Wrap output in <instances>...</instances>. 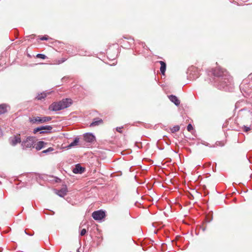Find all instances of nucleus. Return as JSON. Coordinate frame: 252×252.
Returning a JSON list of instances; mask_svg holds the SVG:
<instances>
[{"label":"nucleus","instance_id":"obj_11","mask_svg":"<svg viewBox=\"0 0 252 252\" xmlns=\"http://www.w3.org/2000/svg\"><path fill=\"white\" fill-rule=\"evenodd\" d=\"M170 100L174 103L176 106H179L180 103V101L177 98V97L174 95L171 94L168 96Z\"/></svg>","mask_w":252,"mask_h":252},{"label":"nucleus","instance_id":"obj_15","mask_svg":"<svg viewBox=\"0 0 252 252\" xmlns=\"http://www.w3.org/2000/svg\"><path fill=\"white\" fill-rule=\"evenodd\" d=\"M7 105L5 104L0 105V115L4 114L7 112Z\"/></svg>","mask_w":252,"mask_h":252},{"label":"nucleus","instance_id":"obj_14","mask_svg":"<svg viewBox=\"0 0 252 252\" xmlns=\"http://www.w3.org/2000/svg\"><path fill=\"white\" fill-rule=\"evenodd\" d=\"M159 63L160 64V71L161 74L164 75L166 68V63L163 61H159Z\"/></svg>","mask_w":252,"mask_h":252},{"label":"nucleus","instance_id":"obj_13","mask_svg":"<svg viewBox=\"0 0 252 252\" xmlns=\"http://www.w3.org/2000/svg\"><path fill=\"white\" fill-rule=\"evenodd\" d=\"M103 122L102 119H99L98 118H94L93 119L92 123L90 125V126H98L99 125L102 124Z\"/></svg>","mask_w":252,"mask_h":252},{"label":"nucleus","instance_id":"obj_25","mask_svg":"<svg viewBox=\"0 0 252 252\" xmlns=\"http://www.w3.org/2000/svg\"><path fill=\"white\" fill-rule=\"evenodd\" d=\"M121 129H122V127H117L116 130L117 131H118L119 132H121Z\"/></svg>","mask_w":252,"mask_h":252},{"label":"nucleus","instance_id":"obj_24","mask_svg":"<svg viewBox=\"0 0 252 252\" xmlns=\"http://www.w3.org/2000/svg\"><path fill=\"white\" fill-rule=\"evenodd\" d=\"M48 39V36L47 35H44L40 38V40H47Z\"/></svg>","mask_w":252,"mask_h":252},{"label":"nucleus","instance_id":"obj_5","mask_svg":"<svg viewBox=\"0 0 252 252\" xmlns=\"http://www.w3.org/2000/svg\"><path fill=\"white\" fill-rule=\"evenodd\" d=\"M52 128V126L49 125L41 126L34 128L33 133L36 134L39 132L40 134L49 133L51 132Z\"/></svg>","mask_w":252,"mask_h":252},{"label":"nucleus","instance_id":"obj_1","mask_svg":"<svg viewBox=\"0 0 252 252\" xmlns=\"http://www.w3.org/2000/svg\"><path fill=\"white\" fill-rule=\"evenodd\" d=\"M214 76L213 82L214 85L220 90L225 91H232L233 89L232 78L224 69L219 67L212 70Z\"/></svg>","mask_w":252,"mask_h":252},{"label":"nucleus","instance_id":"obj_3","mask_svg":"<svg viewBox=\"0 0 252 252\" xmlns=\"http://www.w3.org/2000/svg\"><path fill=\"white\" fill-rule=\"evenodd\" d=\"M35 143L34 138L32 136H28L21 142V146L23 150L34 148Z\"/></svg>","mask_w":252,"mask_h":252},{"label":"nucleus","instance_id":"obj_28","mask_svg":"<svg viewBox=\"0 0 252 252\" xmlns=\"http://www.w3.org/2000/svg\"><path fill=\"white\" fill-rule=\"evenodd\" d=\"M78 252H79V251H78Z\"/></svg>","mask_w":252,"mask_h":252},{"label":"nucleus","instance_id":"obj_22","mask_svg":"<svg viewBox=\"0 0 252 252\" xmlns=\"http://www.w3.org/2000/svg\"><path fill=\"white\" fill-rule=\"evenodd\" d=\"M86 233H87L86 229H85V228H83L80 231V235L81 236H84V235H85L86 234Z\"/></svg>","mask_w":252,"mask_h":252},{"label":"nucleus","instance_id":"obj_26","mask_svg":"<svg viewBox=\"0 0 252 252\" xmlns=\"http://www.w3.org/2000/svg\"><path fill=\"white\" fill-rule=\"evenodd\" d=\"M2 135V132L1 130V129H0V136Z\"/></svg>","mask_w":252,"mask_h":252},{"label":"nucleus","instance_id":"obj_7","mask_svg":"<svg viewBox=\"0 0 252 252\" xmlns=\"http://www.w3.org/2000/svg\"><path fill=\"white\" fill-rule=\"evenodd\" d=\"M9 141L11 145L13 146H16L18 143L22 142L20 135H15L13 137H11L9 139Z\"/></svg>","mask_w":252,"mask_h":252},{"label":"nucleus","instance_id":"obj_10","mask_svg":"<svg viewBox=\"0 0 252 252\" xmlns=\"http://www.w3.org/2000/svg\"><path fill=\"white\" fill-rule=\"evenodd\" d=\"M73 172L75 174H81L85 171V168L79 164H77L73 169Z\"/></svg>","mask_w":252,"mask_h":252},{"label":"nucleus","instance_id":"obj_9","mask_svg":"<svg viewBox=\"0 0 252 252\" xmlns=\"http://www.w3.org/2000/svg\"><path fill=\"white\" fill-rule=\"evenodd\" d=\"M46 145L47 143L43 141H39L37 142L36 144L34 143V148H35L36 151H39L42 149L45 148Z\"/></svg>","mask_w":252,"mask_h":252},{"label":"nucleus","instance_id":"obj_27","mask_svg":"<svg viewBox=\"0 0 252 252\" xmlns=\"http://www.w3.org/2000/svg\"><path fill=\"white\" fill-rule=\"evenodd\" d=\"M202 230H203V231H204L205 230V228H202Z\"/></svg>","mask_w":252,"mask_h":252},{"label":"nucleus","instance_id":"obj_6","mask_svg":"<svg viewBox=\"0 0 252 252\" xmlns=\"http://www.w3.org/2000/svg\"><path fill=\"white\" fill-rule=\"evenodd\" d=\"M105 212L101 210L94 211L92 214L93 219L96 220H102L105 217Z\"/></svg>","mask_w":252,"mask_h":252},{"label":"nucleus","instance_id":"obj_2","mask_svg":"<svg viewBox=\"0 0 252 252\" xmlns=\"http://www.w3.org/2000/svg\"><path fill=\"white\" fill-rule=\"evenodd\" d=\"M71 104V99L66 98L62 101L52 103L49 107L50 110L57 111L69 107Z\"/></svg>","mask_w":252,"mask_h":252},{"label":"nucleus","instance_id":"obj_12","mask_svg":"<svg viewBox=\"0 0 252 252\" xmlns=\"http://www.w3.org/2000/svg\"><path fill=\"white\" fill-rule=\"evenodd\" d=\"M67 192V189L66 187H64L61 189L60 190H58L56 193L60 197H63L65 196Z\"/></svg>","mask_w":252,"mask_h":252},{"label":"nucleus","instance_id":"obj_19","mask_svg":"<svg viewBox=\"0 0 252 252\" xmlns=\"http://www.w3.org/2000/svg\"><path fill=\"white\" fill-rule=\"evenodd\" d=\"M179 129H180V126H173L171 129V130L172 133H174V132L179 131Z\"/></svg>","mask_w":252,"mask_h":252},{"label":"nucleus","instance_id":"obj_23","mask_svg":"<svg viewBox=\"0 0 252 252\" xmlns=\"http://www.w3.org/2000/svg\"><path fill=\"white\" fill-rule=\"evenodd\" d=\"M193 129V126H192L191 125V124H189L188 126H187V130L189 131H190L191 130Z\"/></svg>","mask_w":252,"mask_h":252},{"label":"nucleus","instance_id":"obj_4","mask_svg":"<svg viewBox=\"0 0 252 252\" xmlns=\"http://www.w3.org/2000/svg\"><path fill=\"white\" fill-rule=\"evenodd\" d=\"M52 120V118L49 116H44L43 117H34L32 118H30V122L32 124H42Z\"/></svg>","mask_w":252,"mask_h":252},{"label":"nucleus","instance_id":"obj_20","mask_svg":"<svg viewBox=\"0 0 252 252\" xmlns=\"http://www.w3.org/2000/svg\"><path fill=\"white\" fill-rule=\"evenodd\" d=\"M36 57L42 59H45L47 58V57L44 54H38L36 55Z\"/></svg>","mask_w":252,"mask_h":252},{"label":"nucleus","instance_id":"obj_17","mask_svg":"<svg viewBox=\"0 0 252 252\" xmlns=\"http://www.w3.org/2000/svg\"><path fill=\"white\" fill-rule=\"evenodd\" d=\"M46 96V94L43 93L39 94L36 97V98L38 100H41L43 98H44Z\"/></svg>","mask_w":252,"mask_h":252},{"label":"nucleus","instance_id":"obj_16","mask_svg":"<svg viewBox=\"0 0 252 252\" xmlns=\"http://www.w3.org/2000/svg\"><path fill=\"white\" fill-rule=\"evenodd\" d=\"M79 138H77V137H76L74 140L73 141L71 142L69 145H68V147H73V146H76L78 145V143H79Z\"/></svg>","mask_w":252,"mask_h":252},{"label":"nucleus","instance_id":"obj_8","mask_svg":"<svg viewBox=\"0 0 252 252\" xmlns=\"http://www.w3.org/2000/svg\"><path fill=\"white\" fill-rule=\"evenodd\" d=\"M84 140L88 143H93L95 140V136L92 133H85L84 135Z\"/></svg>","mask_w":252,"mask_h":252},{"label":"nucleus","instance_id":"obj_21","mask_svg":"<svg viewBox=\"0 0 252 252\" xmlns=\"http://www.w3.org/2000/svg\"><path fill=\"white\" fill-rule=\"evenodd\" d=\"M243 128V130H244V131L245 132H248V131H249V130H251L250 127L247 126H244Z\"/></svg>","mask_w":252,"mask_h":252},{"label":"nucleus","instance_id":"obj_18","mask_svg":"<svg viewBox=\"0 0 252 252\" xmlns=\"http://www.w3.org/2000/svg\"><path fill=\"white\" fill-rule=\"evenodd\" d=\"M54 150V148H53L52 147H49L47 149L43 150V151H42L41 153H43V154H48V153L53 151Z\"/></svg>","mask_w":252,"mask_h":252}]
</instances>
